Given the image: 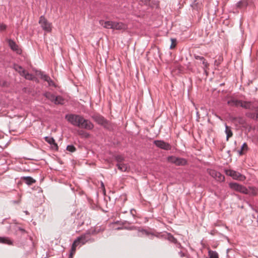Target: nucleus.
<instances>
[{"instance_id": "f257e3e1", "label": "nucleus", "mask_w": 258, "mask_h": 258, "mask_svg": "<svg viewBox=\"0 0 258 258\" xmlns=\"http://www.w3.org/2000/svg\"><path fill=\"white\" fill-rule=\"evenodd\" d=\"M65 118L72 125L79 128L91 130L94 127L93 124L90 120L85 119L81 115L70 114L66 115Z\"/></svg>"}, {"instance_id": "f03ea898", "label": "nucleus", "mask_w": 258, "mask_h": 258, "mask_svg": "<svg viewBox=\"0 0 258 258\" xmlns=\"http://www.w3.org/2000/svg\"><path fill=\"white\" fill-rule=\"evenodd\" d=\"M227 103L230 106H235L236 107L240 106L245 109L258 111V107L255 106L253 103L250 101H243L231 98L228 101Z\"/></svg>"}, {"instance_id": "7ed1b4c3", "label": "nucleus", "mask_w": 258, "mask_h": 258, "mask_svg": "<svg viewBox=\"0 0 258 258\" xmlns=\"http://www.w3.org/2000/svg\"><path fill=\"white\" fill-rule=\"evenodd\" d=\"M168 162L174 164L176 166H183L185 165L187 162L186 160L182 158L177 157L174 156H170L167 158Z\"/></svg>"}, {"instance_id": "20e7f679", "label": "nucleus", "mask_w": 258, "mask_h": 258, "mask_svg": "<svg viewBox=\"0 0 258 258\" xmlns=\"http://www.w3.org/2000/svg\"><path fill=\"white\" fill-rule=\"evenodd\" d=\"M225 173L226 175L232 177L234 179L240 181H243L245 179L244 175H243L240 173L233 170H226Z\"/></svg>"}, {"instance_id": "39448f33", "label": "nucleus", "mask_w": 258, "mask_h": 258, "mask_svg": "<svg viewBox=\"0 0 258 258\" xmlns=\"http://www.w3.org/2000/svg\"><path fill=\"white\" fill-rule=\"evenodd\" d=\"M14 69L16 71L19 73L21 76L24 77L26 79L31 80L34 78V77L31 74L27 73L24 69L22 68V67L20 66L15 65Z\"/></svg>"}, {"instance_id": "423d86ee", "label": "nucleus", "mask_w": 258, "mask_h": 258, "mask_svg": "<svg viewBox=\"0 0 258 258\" xmlns=\"http://www.w3.org/2000/svg\"><path fill=\"white\" fill-rule=\"evenodd\" d=\"M208 173L215 180L219 182H223L225 180V177L220 172L213 169H208Z\"/></svg>"}, {"instance_id": "0eeeda50", "label": "nucleus", "mask_w": 258, "mask_h": 258, "mask_svg": "<svg viewBox=\"0 0 258 258\" xmlns=\"http://www.w3.org/2000/svg\"><path fill=\"white\" fill-rule=\"evenodd\" d=\"M39 23L40 24L41 27L43 30L47 32L51 31V24L49 23L43 16L40 17L39 21Z\"/></svg>"}, {"instance_id": "6e6552de", "label": "nucleus", "mask_w": 258, "mask_h": 258, "mask_svg": "<svg viewBox=\"0 0 258 258\" xmlns=\"http://www.w3.org/2000/svg\"><path fill=\"white\" fill-rule=\"evenodd\" d=\"M229 186L231 188L243 194H248V190L244 186L236 183H230Z\"/></svg>"}, {"instance_id": "1a4fd4ad", "label": "nucleus", "mask_w": 258, "mask_h": 258, "mask_svg": "<svg viewBox=\"0 0 258 258\" xmlns=\"http://www.w3.org/2000/svg\"><path fill=\"white\" fill-rule=\"evenodd\" d=\"M154 144L157 147L165 150H170L171 149V146L163 140H155Z\"/></svg>"}, {"instance_id": "9d476101", "label": "nucleus", "mask_w": 258, "mask_h": 258, "mask_svg": "<svg viewBox=\"0 0 258 258\" xmlns=\"http://www.w3.org/2000/svg\"><path fill=\"white\" fill-rule=\"evenodd\" d=\"M116 166L118 169L122 172H129L130 170V167L127 163H125L124 162L121 163H117Z\"/></svg>"}, {"instance_id": "9b49d317", "label": "nucleus", "mask_w": 258, "mask_h": 258, "mask_svg": "<svg viewBox=\"0 0 258 258\" xmlns=\"http://www.w3.org/2000/svg\"><path fill=\"white\" fill-rule=\"evenodd\" d=\"M92 117L94 119V120L97 122L98 124L101 125H105L107 123L106 120L105 119V118L100 115L95 114L93 115Z\"/></svg>"}, {"instance_id": "f8f14e48", "label": "nucleus", "mask_w": 258, "mask_h": 258, "mask_svg": "<svg viewBox=\"0 0 258 258\" xmlns=\"http://www.w3.org/2000/svg\"><path fill=\"white\" fill-rule=\"evenodd\" d=\"M113 25V30H125L127 28L126 25L121 22L114 21Z\"/></svg>"}, {"instance_id": "ddd939ff", "label": "nucleus", "mask_w": 258, "mask_h": 258, "mask_svg": "<svg viewBox=\"0 0 258 258\" xmlns=\"http://www.w3.org/2000/svg\"><path fill=\"white\" fill-rule=\"evenodd\" d=\"M113 22L111 21H104V20H100L99 24L105 28L112 29Z\"/></svg>"}, {"instance_id": "4468645a", "label": "nucleus", "mask_w": 258, "mask_h": 258, "mask_svg": "<svg viewBox=\"0 0 258 258\" xmlns=\"http://www.w3.org/2000/svg\"><path fill=\"white\" fill-rule=\"evenodd\" d=\"M9 45L11 48L17 53H20V50L18 49V46L16 43L12 40H9Z\"/></svg>"}, {"instance_id": "2eb2a0df", "label": "nucleus", "mask_w": 258, "mask_h": 258, "mask_svg": "<svg viewBox=\"0 0 258 258\" xmlns=\"http://www.w3.org/2000/svg\"><path fill=\"white\" fill-rule=\"evenodd\" d=\"M0 243L7 244L8 245H12V241L8 237H0Z\"/></svg>"}, {"instance_id": "dca6fc26", "label": "nucleus", "mask_w": 258, "mask_h": 258, "mask_svg": "<svg viewBox=\"0 0 258 258\" xmlns=\"http://www.w3.org/2000/svg\"><path fill=\"white\" fill-rule=\"evenodd\" d=\"M89 234V233H87L86 234H82L81 236L78 237L82 244H85L87 241V238Z\"/></svg>"}, {"instance_id": "f3484780", "label": "nucleus", "mask_w": 258, "mask_h": 258, "mask_svg": "<svg viewBox=\"0 0 258 258\" xmlns=\"http://www.w3.org/2000/svg\"><path fill=\"white\" fill-rule=\"evenodd\" d=\"M45 140L46 142H47L49 144H50L51 145H53V146H54V148H55L56 149L57 148V145L55 143V141L53 139V138H51V137H46L45 138Z\"/></svg>"}, {"instance_id": "a211bd4d", "label": "nucleus", "mask_w": 258, "mask_h": 258, "mask_svg": "<svg viewBox=\"0 0 258 258\" xmlns=\"http://www.w3.org/2000/svg\"><path fill=\"white\" fill-rule=\"evenodd\" d=\"M201 62L203 64V69L204 70L205 72L207 74V70L209 69V63L206 60V59L204 58L201 61Z\"/></svg>"}, {"instance_id": "6ab92c4d", "label": "nucleus", "mask_w": 258, "mask_h": 258, "mask_svg": "<svg viewBox=\"0 0 258 258\" xmlns=\"http://www.w3.org/2000/svg\"><path fill=\"white\" fill-rule=\"evenodd\" d=\"M23 180L28 185H31L32 183L35 182V180L31 177H24Z\"/></svg>"}, {"instance_id": "aec40b11", "label": "nucleus", "mask_w": 258, "mask_h": 258, "mask_svg": "<svg viewBox=\"0 0 258 258\" xmlns=\"http://www.w3.org/2000/svg\"><path fill=\"white\" fill-rule=\"evenodd\" d=\"M247 194L252 196H256L258 195V189L253 187H249V190H248V193Z\"/></svg>"}, {"instance_id": "412c9836", "label": "nucleus", "mask_w": 258, "mask_h": 258, "mask_svg": "<svg viewBox=\"0 0 258 258\" xmlns=\"http://www.w3.org/2000/svg\"><path fill=\"white\" fill-rule=\"evenodd\" d=\"M56 104H62L63 103V99L59 96L54 97V100L53 101Z\"/></svg>"}, {"instance_id": "4be33fe9", "label": "nucleus", "mask_w": 258, "mask_h": 258, "mask_svg": "<svg viewBox=\"0 0 258 258\" xmlns=\"http://www.w3.org/2000/svg\"><path fill=\"white\" fill-rule=\"evenodd\" d=\"M225 133L227 135V140L228 141L229 138L232 136L233 133L230 129V127L227 125H226Z\"/></svg>"}, {"instance_id": "5701e85b", "label": "nucleus", "mask_w": 258, "mask_h": 258, "mask_svg": "<svg viewBox=\"0 0 258 258\" xmlns=\"http://www.w3.org/2000/svg\"><path fill=\"white\" fill-rule=\"evenodd\" d=\"M44 96L46 98H47L48 99H49V100H50L52 102L54 100V97H55V96H54L53 94H52L50 92H46V93H45L44 94Z\"/></svg>"}, {"instance_id": "b1692460", "label": "nucleus", "mask_w": 258, "mask_h": 258, "mask_svg": "<svg viewBox=\"0 0 258 258\" xmlns=\"http://www.w3.org/2000/svg\"><path fill=\"white\" fill-rule=\"evenodd\" d=\"M209 255L210 258H219L218 254L217 252L210 250L209 251Z\"/></svg>"}, {"instance_id": "393cba45", "label": "nucleus", "mask_w": 258, "mask_h": 258, "mask_svg": "<svg viewBox=\"0 0 258 258\" xmlns=\"http://www.w3.org/2000/svg\"><path fill=\"white\" fill-rule=\"evenodd\" d=\"M76 245L75 244H73L71 248V250L70 252V254L69 258H73V255L75 254L76 251Z\"/></svg>"}, {"instance_id": "a878e982", "label": "nucleus", "mask_w": 258, "mask_h": 258, "mask_svg": "<svg viewBox=\"0 0 258 258\" xmlns=\"http://www.w3.org/2000/svg\"><path fill=\"white\" fill-rule=\"evenodd\" d=\"M76 245L75 244H73L71 248V250L70 252V254L69 258H73V255L75 254L76 251Z\"/></svg>"}, {"instance_id": "bb28decb", "label": "nucleus", "mask_w": 258, "mask_h": 258, "mask_svg": "<svg viewBox=\"0 0 258 258\" xmlns=\"http://www.w3.org/2000/svg\"><path fill=\"white\" fill-rule=\"evenodd\" d=\"M115 159L117 162V163L123 162L124 160V157L120 155L115 156Z\"/></svg>"}, {"instance_id": "cd10ccee", "label": "nucleus", "mask_w": 258, "mask_h": 258, "mask_svg": "<svg viewBox=\"0 0 258 258\" xmlns=\"http://www.w3.org/2000/svg\"><path fill=\"white\" fill-rule=\"evenodd\" d=\"M248 149L247 145L246 143H244L241 147V151L239 153L240 155H242L243 152L247 151Z\"/></svg>"}, {"instance_id": "c85d7f7f", "label": "nucleus", "mask_w": 258, "mask_h": 258, "mask_svg": "<svg viewBox=\"0 0 258 258\" xmlns=\"http://www.w3.org/2000/svg\"><path fill=\"white\" fill-rule=\"evenodd\" d=\"M171 44L170 46V48L172 49L174 48L176 45V40L175 39L171 38Z\"/></svg>"}, {"instance_id": "c756f323", "label": "nucleus", "mask_w": 258, "mask_h": 258, "mask_svg": "<svg viewBox=\"0 0 258 258\" xmlns=\"http://www.w3.org/2000/svg\"><path fill=\"white\" fill-rule=\"evenodd\" d=\"M67 150L71 152H74L76 149L73 145H69L67 147Z\"/></svg>"}, {"instance_id": "7c9ffc66", "label": "nucleus", "mask_w": 258, "mask_h": 258, "mask_svg": "<svg viewBox=\"0 0 258 258\" xmlns=\"http://www.w3.org/2000/svg\"><path fill=\"white\" fill-rule=\"evenodd\" d=\"M245 5V3L244 2H242V1L239 2L237 4V7L239 8H241Z\"/></svg>"}, {"instance_id": "2f4dec72", "label": "nucleus", "mask_w": 258, "mask_h": 258, "mask_svg": "<svg viewBox=\"0 0 258 258\" xmlns=\"http://www.w3.org/2000/svg\"><path fill=\"white\" fill-rule=\"evenodd\" d=\"M41 78L42 79H43L44 81H46V82H48V81L49 80V79H50V78L46 75H42L41 76Z\"/></svg>"}, {"instance_id": "473e14b6", "label": "nucleus", "mask_w": 258, "mask_h": 258, "mask_svg": "<svg viewBox=\"0 0 258 258\" xmlns=\"http://www.w3.org/2000/svg\"><path fill=\"white\" fill-rule=\"evenodd\" d=\"M81 243L80 240L77 238L73 242V244H75L76 245V247L79 245V244Z\"/></svg>"}, {"instance_id": "72a5a7b5", "label": "nucleus", "mask_w": 258, "mask_h": 258, "mask_svg": "<svg viewBox=\"0 0 258 258\" xmlns=\"http://www.w3.org/2000/svg\"><path fill=\"white\" fill-rule=\"evenodd\" d=\"M7 28V26L4 24H0V30L4 31L6 30Z\"/></svg>"}, {"instance_id": "f704fd0d", "label": "nucleus", "mask_w": 258, "mask_h": 258, "mask_svg": "<svg viewBox=\"0 0 258 258\" xmlns=\"http://www.w3.org/2000/svg\"><path fill=\"white\" fill-rule=\"evenodd\" d=\"M194 57L196 59H197V60H200V61H201L202 59H203V58H204V57L203 56H199V55H194Z\"/></svg>"}, {"instance_id": "c9c22d12", "label": "nucleus", "mask_w": 258, "mask_h": 258, "mask_svg": "<svg viewBox=\"0 0 258 258\" xmlns=\"http://www.w3.org/2000/svg\"><path fill=\"white\" fill-rule=\"evenodd\" d=\"M48 82L49 86H55L54 83L51 79H50L48 81V82Z\"/></svg>"}, {"instance_id": "e433bc0d", "label": "nucleus", "mask_w": 258, "mask_h": 258, "mask_svg": "<svg viewBox=\"0 0 258 258\" xmlns=\"http://www.w3.org/2000/svg\"><path fill=\"white\" fill-rule=\"evenodd\" d=\"M239 122L241 124H242L244 122V120L242 118H239L238 119Z\"/></svg>"}, {"instance_id": "4c0bfd02", "label": "nucleus", "mask_w": 258, "mask_h": 258, "mask_svg": "<svg viewBox=\"0 0 258 258\" xmlns=\"http://www.w3.org/2000/svg\"><path fill=\"white\" fill-rule=\"evenodd\" d=\"M101 186L104 189V185L103 182H101Z\"/></svg>"}, {"instance_id": "58836bf2", "label": "nucleus", "mask_w": 258, "mask_h": 258, "mask_svg": "<svg viewBox=\"0 0 258 258\" xmlns=\"http://www.w3.org/2000/svg\"><path fill=\"white\" fill-rule=\"evenodd\" d=\"M255 118L256 119L258 120V113L256 114Z\"/></svg>"}, {"instance_id": "ea45409f", "label": "nucleus", "mask_w": 258, "mask_h": 258, "mask_svg": "<svg viewBox=\"0 0 258 258\" xmlns=\"http://www.w3.org/2000/svg\"><path fill=\"white\" fill-rule=\"evenodd\" d=\"M195 4H194L192 5V7H194V9H196V7H195Z\"/></svg>"}, {"instance_id": "a19ab883", "label": "nucleus", "mask_w": 258, "mask_h": 258, "mask_svg": "<svg viewBox=\"0 0 258 258\" xmlns=\"http://www.w3.org/2000/svg\"><path fill=\"white\" fill-rule=\"evenodd\" d=\"M255 211L258 213V211H257L256 210H255Z\"/></svg>"}]
</instances>
